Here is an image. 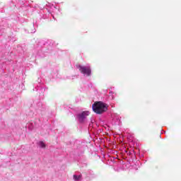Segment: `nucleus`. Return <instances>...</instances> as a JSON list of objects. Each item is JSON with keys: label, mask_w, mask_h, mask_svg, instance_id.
<instances>
[{"label": "nucleus", "mask_w": 181, "mask_h": 181, "mask_svg": "<svg viewBox=\"0 0 181 181\" xmlns=\"http://www.w3.org/2000/svg\"><path fill=\"white\" fill-rule=\"evenodd\" d=\"M92 110L96 114H103L108 110L107 105L103 102H98L92 105Z\"/></svg>", "instance_id": "obj_1"}, {"label": "nucleus", "mask_w": 181, "mask_h": 181, "mask_svg": "<svg viewBox=\"0 0 181 181\" xmlns=\"http://www.w3.org/2000/svg\"><path fill=\"white\" fill-rule=\"evenodd\" d=\"M88 115H90V111L88 110L78 112L76 115V120L79 124H86L88 121Z\"/></svg>", "instance_id": "obj_2"}, {"label": "nucleus", "mask_w": 181, "mask_h": 181, "mask_svg": "<svg viewBox=\"0 0 181 181\" xmlns=\"http://www.w3.org/2000/svg\"><path fill=\"white\" fill-rule=\"evenodd\" d=\"M76 67L82 74L86 76H91V69L90 66L78 65Z\"/></svg>", "instance_id": "obj_3"}, {"label": "nucleus", "mask_w": 181, "mask_h": 181, "mask_svg": "<svg viewBox=\"0 0 181 181\" xmlns=\"http://www.w3.org/2000/svg\"><path fill=\"white\" fill-rule=\"evenodd\" d=\"M112 121L115 125H119V124L121 122V117H119V115H118V114L112 113Z\"/></svg>", "instance_id": "obj_4"}, {"label": "nucleus", "mask_w": 181, "mask_h": 181, "mask_svg": "<svg viewBox=\"0 0 181 181\" xmlns=\"http://www.w3.org/2000/svg\"><path fill=\"white\" fill-rule=\"evenodd\" d=\"M37 145L40 148H42V149H45L46 148V144L43 141H38Z\"/></svg>", "instance_id": "obj_5"}, {"label": "nucleus", "mask_w": 181, "mask_h": 181, "mask_svg": "<svg viewBox=\"0 0 181 181\" xmlns=\"http://www.w3.org/2000/svg\"><path fill=\"white\" fill-rule=\"evenodd\" d=\"M80 179H81V175H74V180L78 181L80 180Z\"/></svg>", "instance_id": "obj_6"}, {"label": "nucleus", "mask_w": 181, "mask_h": 181, "mask_svg": "<svg viewBox=\"0 0 181 181\" xmlns=\"http://www.w3.org/2000/svg\"><path fill=\"white\" fill-rule=\"evenodd\" d=\"M112 94H114V93H112V92L110 93V95H112Z\"/></svg>", "instance_id": "obj_7"}, {"label": "nucleus", "mask_w": 181, "mask_h": 181, "mask_svg": "<svg viewBox=\"0 0 181 181\" xmlns=\"http://www.w3.org/2000/svg\"><path fill=\"white\" fill-rule=\"evenodd\" d=\"M41 91H45V89L43 88H42Z\"/></svg>", "instance_id": "obj_8"}, {"label": "nucleus", "mask_w": 181, "mask_h": 181, "mask_svg": "<svg viewBox=\"0 0 181 181\" xmlns=\"http://www.w3.org/2000/svg\"><path fill=\"white\" fill-rule=\"evenodd\" d=\"M112 100H114V97L113 96H112Z\"/></svg>", "instance_id": "obj_9"}]
</instances>
